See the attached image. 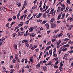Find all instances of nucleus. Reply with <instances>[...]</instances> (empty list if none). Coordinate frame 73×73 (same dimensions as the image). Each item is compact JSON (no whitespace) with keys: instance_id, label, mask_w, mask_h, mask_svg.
I'll return each instance as SVG.
<instances>
[{"instance_id":"30","label":"nucleus","mask_w":73,"mask_h":73,"mask_svg":"<svg viewBox=\"0 0 73 73\" xmlns=\"http://www.w3.org/2000/svg\"><path fill=\"white\" fill-rule=\"evenodd\" d=\"M9 23H8L6 25V27H9Z\"/></svg>"},{"instance_id":"44","label":"nucleus","mask_w":73,"mask_h":73,"mask_svg":"<svg viewBox=\"0 0 73 73\" xmlns=\"http://www.w3.org/2000/svg\"><path fill=\"white\" fill-rule=\"evenodd\" d=\"M69 9V8H68V7H67L66 8V9L65 10V12H67L68 10V9Z\"/></svg>"},{"instance_id":"54","label":"nucleus","mask_w":73,"mask_h":73,"mask_svg":"<svg viewBox=\"0 0 73 73\" xmlns=\"http://www.w3.org/2000/svg\"><path fill=\"white\" fill-rule=\"evenodd\" d=\"M50 8H49L48 10L46 11V13H48V12H49V11H50Z\"/></svg>"},{"instance_id":"52","label":"nucleus","mask_w":73,"mask_h":73,"mask_svg":"<svg viewBox=\"0 0 73 73\" xmlns=\"http://www.w3.org/2000/svg\"><path fill=\"white\" fill-rule=\"evenodd\" d=\"M69 40V39L66 38L64 39V41H68V40Z\"/></svg>"},{"instance_id":"58","label":"nucleus","mask_w":73,"mask_h":73,"mask_svg":"<svg viewBox=\"0 0 73 73\" xmlns=\"http://www.w3.org/2000/svg\"><path fill=\"white\" fill-rule=\"evenodd\" d=\"M34 47L35 49L36 48H37V45H34Z\"/></svg>"},{"instance_id":"4","label":"nucleus","mask_w":73,"mask_h":73,"mask_svg":"<svg viewBox=\"0 0 73 73\" xmlns=\"http://www.w3.org/2000/svg\"><path fill=\"white\" fill-rule=\"evenodd\" d=\"M42 15V13H40L39 14L36 16L37 18H40Z\"/></svg>"},{"instance_id":"8","label":"nucleus","mask_w":73,"mask_h":73,"mask_svg":"<svg viewBox=\"0 0 73 73\" xmlns=\"http://www.w3.org/2000/svg\"><path fill=\"white\" fill-rule=\"evenodd\" d=\"M49 25L48 23H46L45 24V26H46L47 29H49Z\"/></svg>"},{"instance_id":"57","label":"nucleus","mask_w":73,"mask_h":73,"mask_svg":"<svg viewBox=\"0 0 73 73\" xmlns=\"http://www.w3.org/2000/svg\"><path fill=\"white\" fill-rule=\"evenodd\" d=\"M25 64H27V63L28 62V61L27 60V59H25Z\"/></svg>"},{"instance_id":"21","label":"nucleus","mask_w":73,"mask_h":73,"mask_svg":"<svg viewBox=\"0 0 73 73\" xmlns=\"http://www.w3.org/2000/svg\"><path fill=\"white\" fill-rule=\"evenodd\" d=\"M16 23V22H12L11 24V26H12L13 24H15Z\"/></svg>"},{"instance_id":"34","label":"nucleus","mask_w":73,"mask_h":73,"mask_svg":"<svg viewBox=\"0 0 73 73\" xmlns=\"http://www.w3.org/2000/svg\"><path fill=\"white\" fill-rule=\"evenodd\" d=\"M37 22H38V23H41L42 22V20L39 19L37 20Z\"/></svg>"},{"instance_id":"33","label":"nucleus","mask_w":73,"mask_h":73,"mask_svg":"<svg viewBox=\"0 0 73 73\" xmlns=\"http://www.w3.org/2000/svg\"><path fill=\"white\" fill-rule=\"evenodd\" d=\"M51 48V46H49L48 47H47L46 48V49H47L48 50H49V48Z\"/></svg>"},{"instance_id":"14","label":"nucleus","mask_w":73,"mask_h":73,"mask_svg":"<svg viewBox=\"0 0 73 73\" xmlns=\"http://www.w3.org/2000/svg\"><path fill=\"white\" fill-rule=\"evenodd\" d=\"M27 4V3H26V1H25L24 2V6H26Z\"/></svg>"},{"instance_id":"5","label":"nucleus","mask_w":73,"mask_h":73,"mask_svg":"<svg viewBox=\"0 0 73 73\" xmlns=\"http://www.w3.org/2000/svg\"><path fill=\"white\" fill-rule=\"evenodd\" d=\"M34 29V28L33 27H31L29 29V32H32L33 30Z\"/></svg>"},{"instance_id":"18","label":"nucleus","mask_w":73,"mask_h":73,"mask_svg":"<svg viewBox=\"0 0 73 73\" xmlns=\"http://www.w3.org/2000/svg\"><path fill=\"white\" fill-rule=\"evenodd\" d=\"M54 20H55L54 18H53L51 19L50 22H52L53 21H54Z\"/></svg>"},{"instance_id":"24","label":"nucleus","mask_w":73,"mask_h":73,"mask_svg":"<svg viewBox=\"0 0 73 73\" xmlns=\"http://www.w3.org/2000/svg\"><path fill=\"white\" fill-rule=\"evenodd\" d=\"M13 62V63H16V61L15 59H14L12 60Z\"/></svg>"},{"instance_id":"51","label":"nucleus","mask_w":73,"mask_h":73,"mask_svg":"<svg viewBox=\"0 0 73 73\" xmlns=\"http://www.w3.org/2000/svg\"><path fill=\"white\" fill-rule=\"evenodd\" d=\"M6 70H6V69H5V68L3 69V72H5Z\"/></svg>"},{"instance_id":"41","label":"nucleus","mask_w":73,"mask_h":73,"mask_svg":"<svg viewBox=\"0 0 73 73\" xmlns=\"http://www.w3.org/2000/svg\"><path fill=\"white\" fill-rule=\"evenodd\" d=\"M23 24L21 23V24H19V25H18V26L19 27H21V26H23Z\"/></svg>"},{"instance_id":"53","label":"nucleus","mask_w":73,"mask_h":73,"mask_svg":"<svg viewBox=\"0 0 73 73\" xmlns=\"http://www.w3.org/2000/svg\"><path fill=\"white\" fill-rule=\"evenodd\" d=\"M33 46V45L32 44H30V46H29V48L31 49L32 48V46Z\"/></svg>"},{"instance_id":"46","label":"nucleus","mask_w":73,"mask_h":73,"mask_svg":"<svg viewBox=\"0 0 73 73\" xmlns=\"http://www.w3.org/2000/svg\"><path fill=\"white\" fill-rule=\"evenodd\" d=\"M62 50H63V51H65L66 50H67V48H65L64 49V48H63L62 49Z\"/></svg>"},{"instance_id":"64","label":"nucleus","mask_w":73,"mask_h":73,"mask_svg":"<svg viewBox=\"0 0 73 73\" xmlns=\"http://www.w3.org/2000/svg\"><path fill=\"white\" fill-rule=\"evenodd\" d=\"M70 22H71V21H73V18H71L70 19Z\"/></svg>"},{"instance_id":"50","label":"nucleus","mask_w":73,"mask_h":73,"mask_svg":"<svg viewBox=\"0 0 73 73\" xmlns=\"http://www.w3.org/2000/svg\"><path fill=\"white\" fill-rule=\"evenodd\" d=\"M61 18V15H59L58 16V18H57L58 20L60 19Z\"/></svg>"},{"instance_id":"55","label":"nucleus","mask_w":73,"mask_h":73,"mask_svg":"<svg viewBox=\"0 0 73 73\" xmlns=\"http://www.w3.org/2000/svg\"><path fill=\"white\" fill-rule=\"evenodd\" d=\"M58 61H56L55 63V65H57V64H58Z\"/></svg>"},{"instance_id":"45","label":"nucleus","mask_w":73,"mask_h":73,"mask_svg":"<svg viewBox=\"0 0 73 73\" xmlns=\"http://www.w3.org/2000/svg\"><path fill=\"white\" fill-rule=\"evenodd\" d=\"M29 22V20H28L27 21L25 22V23L26 24H28Z\"/></svg>"},{"instance_id":"49","label":"nucleus","mask_w":73,"mask_h":73,"mask_svg":"<svg viewBox=\"0 0 73 73\" xmlns=\"http://www.w3.org/2000/svg\"><path fill=\"white\" fill-rule=\"evenodd\" d=\"M35 50H36V52H39V49H37V48H36L35 49Z\"/></svg>"},{"instance_id":"12","label":"nucleus","mask_w":73,"mask_h":73,"mask_svg":"<svg viewBox=\"0 0 73 73\" xmlns=\"http://www.w3.org/2000/svg\"><path fill=\"white\" fill-rule=\"evenodd\" d=\"M4 40H5V38L4 37L0 39V41H1V42L4 41Z\"/></svg>"},{"instance_id":"31","label":"nucleus","mask_w":73,"mask_h":73,"mask_svg":"<svg viewBox=\"0 0 73 73\" xmlns=\"http://www.w3.org/2000/svg\"><path fill=\"white\" fill-rule=\"evenodd\" d=\"M31 14H30L28 16V17H27V19L28 20V19H30V17H31Z\"/></svg>"},{"instance_id":"28","label":"nucleus","mask_w":73,"mask_h":73,"mask_svg":"<svg viewBox=\"0 0 73 73\" xmlns=\"http://www.w3.org/2000/svg\"><path fill=\"white\" fill-rule=\"evenodd\" d=\"M70 0H67V3H68L69 4H70Z\"/></svg>"},{"instance_id":"62","label":"nucleus","mask_w":73,"mask_h":73,"mask_svg":"<svg viewBox=\"0 0 73 73\" xmlns=\"http://www.w3.org/2000/svg\"><path fill=\"white\" fill-rule=\"evenodd\" d=\"M24 60H25L24 58L23 59L21 60V62H22L23 63L24 62Z\"/></svg>"},{"instance_id":"59","label":"nucleus","mask_w":73,"mask_h":73,"mask_svg":"<svg viewBox=\"0 0 73 73\" xmlns=\"http://www.w3.org/2000/svg\"><path fill=\"white\" fill-rule=\"evenodd\" d=\"M13 56H10V60H12V59H13Z\"/></svg>"},{"instance_id":"6","label":"nucleus","mask_w":73,"mask_h":73,"mask_svg":"<svg viewBox=\"0 0 73 73\" xmlns=\"http://www.w3.org/2000/svg\"><path fill=\"white\" fill-rule=\"evenodd\" d=\"M40 63H38L36 65V66L37 69H38V68L40 67Z\"/></svg>"},{"instance_id":"19","label":"nucleus","mask_w":73,"mask_h":73,"mask_svg":"<svg viewBox=\"0 0 73 73\" xmlns=\"http://www.w3.org/2000/svg\"><path fill=\"white\" fill-rule=\"evenodd\" d=\"M60 8H61V7H58L57 11L58 12H59L60 11Z\"/></svg>"},{"instance_id":"20","label":"nucleus","mask_w":73,"mask_h":73,"mask_svg":"<svg viewBox=\"0 0 73 73\" xmlns=\"http://www.w3.org/2000/svg\"><path fill=\"white\" fill-rule=\"evenodd\" d=\"M50 44H51V41H49L48 43L46 45H50Z\"/></svg>"},{"instance_id":"7","label":"nucleus","mask_w":73,"mask_h":73,"mask_svg":"<svg viewBox=\"0 0 73 73\" xmlns=\"http://www.w3.org/2000/svg\"><path fill=\"white\" fill-rule=\"evenodd\" d=\"M1 9L3 10L4 12H6L7 11V9L5 7H1Z\"/></svg>"},{"instance_id":"9","label":"nucleus","mask_w":73,"mask_h":73,"mask_svg":"<svg viewBox=\"0 0 73 73\" xmlns=\"http://www.w3.org/2000/svg\"><path fill=\"white\" fill-rule=\"evenodd\" d=\"M43 17L44 18H46V14L44 13L42 15Z\"/></svg>"},{"instance_id":"22","label":"nucleus","mask_w":73,"mask_h":73,"mask_svg":"<svg viewBox=\"0 0 73 73\" xmlns=\"http://www.w3.org/2000/svg\"><path fill=\"white\" fill-rule=\"evenodd\" d=\"M54 52H53V56H55V53H54L55 52V48H54Z\"/></svg>"},{"instance_id":"11","label":"nucleus","mask_w":73,"mask_h":73,"mask_svg":"<svg viewBox=\"0 0 73 73\" xmlns=\"http://www.w3.org/2000/svg\"><path fill=\"white\" fill-rule=\"evenodd\" d=\"M52 50H50L49 51V54L50 56L52 55Z\"/></svg>"},{"instance_id":"27","label":"nucleus","mask_w":73,"mask_h":73,"mask_svg":"<svg viewBox=\"0 0 73 73\" xmlns=\"http://www.w3.org/2000/svg\"><path fill=\"white\" fill-rule=\"evenodd\" d=\"M14 47L16 49H17V45H16V44H14Z\"/></svg>"},{"instance_id":"15","label":"nucleus","mask_w":73,"mask_h":73,"mask_svg":"<svg viewBox=\"0 0 73 73\" xmlns=\"http://www.w3.org/2000/svg\"><path fill=\"white\" fill-rule=\"evenodd\" d=\"M65 13H63V14L62 15V19H64V17H65Z\"/></svg>"},{"instance_id":"10","label":"nucleus","mask_w":73,"mask_h":73,"mask_svg":"<svg viewBox=\"0 0 73 73\" xmlns=\"http://www.w3.org/2000/svg\"><path fill=\"white\" fill-rule=\"evenodd\" d=\"M16 4H17V5H18V7H20V6H21V3H19V2H17L16 3Z\"/></svg>"},{"instance_id":"42","label":"nucleus","mask_w":73,"mask_h":73,"mask_svg":"<svg viewBox=\"0 0 73 73\" xmlns=\"http://www.w3.org/2000/svg\"><path fill=\"white\" fill-rule=\"evenodd\" d=\"M13 18L14 20H15V19H16V16H14L13 17Z\"/></svg>"},{"instance_id":"35","label":"nucleus","mask_w":73,"mask_h":73,"mask_svg":"<svg viewBox=\"0 0 73 73\" xmlns=\"http://www.w3.org/2000/svg\"><path fill=\"white\" fill-rule=\"evenodd\" d=\"M14 71H15L14 70H13V69H11L10 73H13V72H14Z\"/></svg>"},{"instance_id":"39","label":"nucleus","mask_w":73,"mask_h":73,"mask_svg":"<svg viewBox=\"0 0 73 73\" xmlns=\"http://www.w3.org/2000/svg\"><path fill=\"white\" fill-rule=\"evenodd\" d=\"M3 44H5V42H4V41H3V42H0V46H1V45H2V44H3Z\"/></svg>"},{"instance_id":"36","label":"nucleus","mask_w":73,"mask_h":73,"mask_svg":"<svg viewBox=\"0 0 73 73\" xmlns=\"http://www.w3.org/2000/svg\"><path fill=\"white\" fill-rule=\"evenodd\" d=\"M17 34L16 33H13V37H15V36H16Z\"/></svg>"},{"instance_id":"1","label":"nucleus","mask_w":73,"mask_h":73,"mask_svg":"<svg viewBox=\"0 0 73 73\" xmlns=\"http://www.w3.org/2000/svg\"><path fill=\"white\" fill-rule=\"evenodd\" d=\"M54 9H52L49 13H48L49 15L50 14H52V16H54V15H55V12H54V13H53V11H54Z\"/></svg>"},{"instance_id":"26","label":"nucleus","mask_w":73,"mask_h":73,"mask_svg":"<svg viewBox=\"0 0 73 73\" xmlns=\"http://www.w3.org/2000/svg\"><path fill=\"white\" fill-rule=\"evenodd\" d=\"M48 65H53V64H52V62H50L48 63Z\"/></svg>"},{"instance_id":"48","label":"nucleus","mask_w":73,"mask_h":73,"mask_svg":"<svg viewBox=\"0 0 73 73\" xmlns=\"http://www.w3.org/2000/svg\"><path fill=\"white\" fill-rule=\"evenodd\" d=\"M42 34L41 35H38V37H42Z\"/></svg>"},{"instance_id":"17","label":"nucleus","mask_w":73,"mask_h":73,"mask_svg":"<svg viewBox=\"0 0 73 73\" xmlns=\"http://www.w3.org/2000/svg\"><path fill=\"white\" fill-rule=\"evenodd\" d=\"M43 70L44 71H46V70H47V68H46V66H44L43 67Z\"/></svg>"},{"instance_id":"25","label":"nucleus","mask_w":73,"mask_h":73,"mask_svg":"<svg viewBox=\"0 0 73 73\" xmlns=\"http://www.w3.org/2000/svg\"><path fill=\"white\" fill-rule=\"evenodd\" d=\"M46 23V21H44L42 22L41 23L42 24H45Z\"/></svg>"},{"instance_id":"47","label":"nucleus","mask_w":73,"mask_h":73,"mask_svg":"<svg viewBox=\"0 0 73 73\" xmlns=\"http://www.w3.org/2000/svg\"><path fill=\"white\" fill-rule=\"evenodd\" d=\"M22 43H24L25 42V40H23L22 41Z\"/></svg>"},{"instance_id":"16","label":"nucleus","mask_w":73,"mask_h":73,"mask_svg":"<svg viewBox=\"0 0 73 73\" xmlns=\"http://www.w3.org/2000/svg\"><path fill=\"white\" fill-rule=\"evenodd\" d=\"M62 8L64 10H65V5H63L62 6Z\"/></svg>"},{"instance_id":"37","label":"nucleus","mask_w":73,"mask_h":73,"mask_svg":"<svg viewBox=\"0 0 73 73\" xmlns=\"http://www.w3.org/2000/svg\"><path fill=\"white\" fill-rule=\"evenodd\" d=\"M68 46H69V44H67L65 46L64 45L63 46V47L65 48V47H68Z\"/></svg>"},{"instance_id":"56","label":"nucleus","mask_w":73,"mask_h":73,"mask_svg":"<svg viewBox=\"0 0 73 73\" xmlns=\"http://www.w3.org/2000/svg\"><path fill=\"white\" fill-rule=\"evenodd\" d=\"M58 36V37H61V36H62V33H60Z\"/></svg>"},{"instance_id":"3","label":"nucleus","mask_w":73,"mask_h":73,"mask_svg":"<svg viewBox=\"0 0 73 73\" xmlns=\"http://www.w3.org/2000/svg\"><path fill=\"white\" fill-rule=\"evenodd\" d=\"M15 58L17 62H20V61L19 60V58H18V55L17 54H15Z\"/></svg>"},{"instance_id":"38","label":"nucleus","mask_w":73,"mask_h":73,"mask_svg":"<svg viewBox=\"0 0 73 73\" xmlns=\"http://www.w3.org/2000/svg\"><path fill=\"white\" fill-rule=\"evenodd\" d=\"M68 52H69L70 53H71V54L73 53V50H72L71 51H69Z\"/></svg>"},{"instance_id":"63","label":"nucleus","mask_w":73,"mask_h":73,"mask_svg":"<svg viewBox=\"0 0 73 73\" xmlns=\"http://www.w3.org/2000/svg\"><path fill=\"white\" fill-rule=\"evenodd\" d=\"M50 31H47V34H49V33H50Z\"/></svg>"},{"instance_id":"40","label":"nucleus","mask_w":73,"mask_h":73,"mask_svg":"<svg viewBox=\"0 0 73 73\" xmlns=\"http://www.w3.org/2000/svg\"><path fill=\"white\" fill-rule=\"evenodd\" d=\"M31 48L32 50H34V49H35V47H34V46H33L32 47H31Z\"/></svg>"},{"instance_id":"43","label":"nucleus","mask_w":73,"mask_h":73,"mask_svg":"<svg viewBox=\"0 0 73 73\" xmlns=\"http://www.w3.org/2000/svg\"><path fill=\"white\" fill-rule=\"evenodd\" d=\"M25 45H26V46H27V47H29V44H28V43H26L25 44Z\"/></svg>"},{"instance_id":"29","label":"nucleus","mask_w":73,"mask_h":73,"mask_svg":"<svg viewBox=\"0 0 73 73\" xmlns=\"http://www.w3.org/2000/svg\"><path fill=\"white\" fill-rule=\"evenodd\" d=\"M29 42V40H25V44H28V43Z\"/></svg>"},{"instance_id":"61","label":"nucleus","mask_w":73,"mask_h":73,"mask_svg":"<svg viewBox=\"0 0 73 73\" xmlns=\"http://www.w3.org/2000/svg\"><path fill=\"white\" fill-rule=\"evenodd\" d=\"M12 20V18H9L8 19V21H11V20Z\"/></svg>"},{"instance_id":"32","label":"nucleus","mask_w":73,"mask_h":73,"mask_svg":"<svg viewBox=\"0 0 73 73\" xmlns=\"http://www.w3.org/2000/svg\"><path fill=\"white\" fill-rule=\"evenodd\" d=\"M24 15H23L22 16H21L20 18V19L21 20H22L23 18V17H24Z\"/></svg>"},{"instance_id":"13","label":"nucleus","mask_w":73,"mask_h":73,"mask_svg":"<svg viewBox=\"0 0 73 73\" xmlns=\"http://www.w3.org/2000/svg\"><path fill=\"white\" fill-rule=\"evenodd\" d=\"M31 35H32V37H34V36H36V34L31 33Z\"/></svg>"},{"instance_id":"2","label":"nucleus","mask_w":73,"mask_h":73,"mask_svg":"<svg viewBox=\"0 0 73 73\" xmlns=\"http://www.w3.org/2000/svg\"><path fill=\"white\" fill-rule=\"evenodd\" d=\"M16 33H18V35L19 36H21V32L20 31V30L19 29H18L17 30V31H16Z\"/></svg>"},{"instance_id":"60","label":"nucleus","mask_w":73,"mask_h":73,"mask_svg":"<svg viewBox=\"0 0 73 73\" xmlns=\"http://www.w3.org/2000/svg\"><path fill=\"white\" fill-rule=\"evenodd\" d=\"M49 58H50V57H47V58H46V60L47 61H48V60L49 59Z\"/></svg>"},{"instance_id":"23","label":"nucleus","mask_w":73,"mask_h":73,"mask_svg":"<svg viewBox=\"0 0 73 73\" xmlns=\"http://www.w3.org/2000/svg\"><path fill=\"white\" fill-rule=\"evenodd\" d=\"M59 69L60 70L62 71L63 70V68L61 67H60L59 68Z\"/></svg>"}]
</instances>
